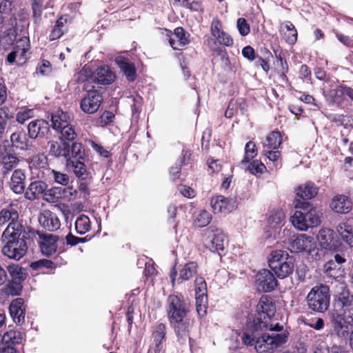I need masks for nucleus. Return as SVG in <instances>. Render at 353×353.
I'll return each instance as SVG.
<instances>
[{
	"mask_svg": "<svg viewBox=\"0 0 353 353\" xmlns=\"http://www.w3.org/2000/svg\"><path fill=\"white\" fill-rule=\"evenodd\" d=\"M283 326L279 323L275 324L261 322L260 319H254L247 324V327L241 337L246 345H254L257 353H273L276 349L285 344L288 339V333H264L266 330L281 331Z\"/></svg>",
	"mask_w": 353,
	"mask_h": 353,
	"instance_id": "nucleus-1",
	"label": "nucleus"
},
{
	"mask_svg": "<svg viewBox=\"0 0 353 353\" xmlns=\"http://www.w3.org/2000/svg\"><path fill=\"white\" fill-rule=\"evenodd\" d=\"M339 309L332 313L331 323L335 334L339 338H346L349 329L353 326V294L343 290L338 296Z\"/></svg>",
	"mask_w": 353,
	"mask_h": 353,
	"instance_id": "nucleus-2",
	"label": "nucleus"
},
{
	"mask_svg": "<svg viewBox=\"0 0 353 353\" xmlns=\"http://www.w3.org/2000/svg\"><path fill=\"white\" fill-rule=\"evenodd\" d=\"M168 316L174 326L179 339L185 340L188 337L190 323L186 319L189 311L188 305L177 295H170L168 298Z\"/></svg>",
	"mask_w": 353,
	"mask_h": 353,
	"instance_id": "nucleus-3",
	"label": "nucleus"
},
{
	"mask_svg": "<svg viewBox=\"0 0 353 353\" xmlns=\"http://www.w3.org/2000/svg\"><path fill=\"white\" fill-rule=\"evenodd\" d=\"M268 263L276 276L283 279L293 272L294 259L287 252L276 250L270 253Z\"/></svg>",
	"mask_w": 353,
	"mask_h": 353,
	"instance_id": "nucleus-4",
	"label": "nucleus"
},
{
	"mask_svg": "<svg viewBox=\"0 0 353 353\" xmlns=\"http://www.w3.org/2000/svg\"><path fill=\"white\" fill-rule=\"evenodd\" d=\"M306 299L310 310L316 312H324L330 305V289L325 285H316L310 291Z\"/></svg>",
	"mask_w": 353,
	"mask_h": 353,
	"instance_id": "nucleus-5",
	"label": "nucleus"
},
{
	"mask_svg": "<svg viewBox=\"0 0 353 353\" xmlns=\"http://www.w3.org/2000/svg\"><path fill=\"white\" fill-rule=\"evenodd\" d=\"M18 218V212L11 205L1 210L0 225H4L9 222L8 227L2 234L3 238L18 236L22 234L23 228L22 225L17 221Z\"/></svg>",
	"mask_w": 353,
	"mask_h": 353,
	"instance_id": "nucleus-6",
	"label": "nucleus"
},
{
	"mask_svg": "<svg viewBox=\"0 0 353 353\" xmlns=\"http://www.w3.org/2000/svg\"><path fill=\"white\" fill-rule=\"evenodd\" d=\"M20 236L21 235L3 238L1 236L2 241H6V245L2 248L3 255L10 259L19 260L26 254L28 245L24 239L25 236Z\"/></svg>",
	"mask_w": 353,
	"mask_h": 353,
	"instance_id": "nucleus-7",
	"label": "nucleus"
},
{
	"mask_svg": "<svg viewBox=\"0 0 353 353\" xmlns=\"http://www.w3.org/2000/svg\"><path fill=\"white\" fill-rule=\"evenodd\" d=\"M211 37L207 41L208 45L216 49L219 45L231 46L233 44V39L225 32L223 31L221 21L214 19L210 26Z\"/></svg>",
	"mask_w": 353,
	"mask_h": 353,
	"instance_id": "nucleus-8",
	"label": "nucleus"
},
{
	"mask_svg": "<svg viewBox=\"0 0 353 353\" xmlns=\"http://www.w3.org/2000/svg\"><path fill=\"white\" fill-rule=\"evenodd\" d=\"M205 245L212 252L223 251L228 243L227 239L223 232L218 228H208L205 230Z\"/></svg>",
	"mask_w": 353,
	"mask_h": 353,
	"instance_id": "nucleus-9",
	"label": "nucleus"
},
{
	"mask_svg": "<svg viewBox=\"0 0 353 353\" xmlns=\"http://www.w3.org/2000/svg\"><path fill=\"white\" fill-rule=\"evenodd\" d=\"M85 90L87 91V94L81 101V110L88 114H93L96 112L100 107L103 98L99 91L92 90V86L85 84Z\"/></svg>",
	"mask_w": 353,
	"mask_h": 353,
	"instance_id": "nucleus-10",
	"label": "nucleus"
},
{
	"mask_svg": "<svg viewBox=\"0 0 353 353\" xmlns=\"http://www.w3.org/2000/svg\"><path fill=\"white\" fill-rule=\"evenodd\" d=\"M30 49L29 39L24 37L17 42V46L7 56V61L10 64L16 63L18 65H22L27 61V52Z\"/></svg>",
	"mask_w": 353,
	"mask_h": 353,
	"instance_id": "nucleus-11",
	"label": "nucleus"
},
{
	"mask_svg": "<svg viewBox=\"0 0 353 353\" xmlns=\"http://www.w3.org/2000/svg\"><path fill=\"white\" fill-rule=\"evenodd\" d=\"M318 193V188L314 183L312 182H307L304 184L299 185L296 189V195L299 198L302 199H297L294 202V206L296 208L307 209L310 203L305 201L304 200L311 199L316 196Z\"/></svg>",
	"mask_w": 353,
	"mask_h": 353,
	"instance_id": "nucleus-12",
	"label": "nucleus"
},
{
	"mask_svg": "<svg viewBox=\"0 0 353 353\" xmlns=\"http://www.w3.org/2000/svg\"><path fill=\"white\" fill-rule=\"evenodd\" d=\"M255 285L257 290L269 292L275 289L278 282L270 270L263 269L256 274Z\"/></svg>",
	"mask_w": 353,
	"mask_h": 353,
	"instance_id": "nucleus-13",
	"label": "nucleus"
},
{
	"mask_svg": "<svg viewBox=\"0 0 353 353\" xmlns=\"http://www.w3.org/2000/svg\"><path fill=\"white\" fill-rule=\"evenodd\" d=\"M116 76L111 68L108 65L99 67L87 79V81H91L99 85H110L115 80Z\"/></svg>",
	"mask_w": 353,
	"mask_h": 353,
	"instance_id": "nucleus-14",
	"label": "nucleus"
},
{
	"mask_svg": "<svg viewBox=\"0 0 353 353\" xmlns=\"http://www.w3.org/2000/svg\"><path fill=\"white\" fill-rule=\"evenodd\" d=\"M258 316L254 319H260L261 322H268L272 323L271 319L275 313V305L271 298L268 296H263L259 303Z\"/></svg>",
	"mask_w": 353,
	"mask_h": 353,
	"instance_id": "nucleus-15",
	"label": "nucleus"
},
{
	"mask_svg": "<svg viewBox=\"0 0 353 353\" xmlns=\"http://www.w3.org/2000/svg\"><path fill=\"white\" fill-rule=\"evenodd\" d=\"M336 234L333 230L323 228L320 230L317 235V239L321 247L323 249L332 250L340 246V243L335 239Z\"/></svg>",
	"mask_w": 353,
	"mask_h": 353,
	"instance_id": "nucleus-16",
	"label": "nucleus"
},
{
	"mask_svg": "<svg viewBox=\"0 0 353 353\" xmlns=\"http://www.w3.org/2000/svg\"><path fill=\"white\" fill-rule=\"evenodd\" d=\"M293 239L290 243L291 250L296 252H310L314 248V238L305 234L294 236Z\"/></svg>",
	"mask_w": 353,
	"mask_h": 353,
	"instance_id": "nucleus-17",
	"label": "nucleus"
},
{
	"mask_svg": "<svg viewBox=\"0 0 353 353\" xmlns=\"http://www.w3.org/2000/svg\"><path fill=\"white\" fill-rule=\"evenodd\" d=\"M39 224L48 231H56L61 226L58 216L50 210H43L39 216Z\"/></svg>",
	"mask_w": 353,
	"mask_h": 353,
	"instance_id": "nucleus-18",
	"label": "nucleus"
},
{
	"mask_svg": "<svg viewBox=\"0 0 353 353\" xmlns=\"http://www.w3.org/2000/svg\"><path fill=\"white\" fill-rule=\"evenodd\" d=\"M58 236L52 234H39V244L42 253L50 256L57 251Z\"/></svg>",
	"mask_w": 353,
	"mask_h": 353,
	"instance_id": "nucleus-19",
	"label": "nucleus"
},
{
	"mask_svg": "<svg viewBox=\"0 0 353 353\" xmlns=\"http://www.w3.org/2000/svg\"><path fill=\"white\" fill-rule=\"evenodd\" d=\"M330 208L336 213L347 214L352 210V203L347 196L336 195L332 199Z\"/></svg>",
	"mask_w": 353,
	"mask_h": 353,
	"instance_id": "nucleus-20",
	"label": "nucleus"
},
{
	"mask_svg": "<svg viewBox=\"0 0 353 353\" xmlns=\"http://www.w3.org/2000/svg\"><path fill=\"white\" fill-rule=\"evenodd\" d=\"M10 314L14 321L17 324H22L25 321V306L23 300L17 298L13 300L9 307Z\"/></svg>",
	"mask_w": 353,
	"mask_h": 353,
	"instance_id": "nucleus-21",
	"label": "nucleus"
},
{
	"mask_svg": "<svg viewBox=\"0 0 353 353\" xmlns=\"http://www.w3.org/2000/svg\"><path fill=\"white\" fill-rule=\"evenodd\" d=\"M28 134L31 139L43 137L48 133L50 128L47 121L38 119L31 121L28 127Z\"/></svg>",
	"mask_w": 353,
	"mask_h": 353,
	"instance_id": "nucleus-22",
	"label": "nucleus"
},
{
	"mask_svg": "<svg viewBox=\"0 0 353 353\" xmlns=\"http://www.w3.org/2000/svg\"><path fill=\"white\" fill-rule=\"evenodd\" d=\"M189 42L188 36L186 35L183 28L181 27L175 28L174 34L169 38L170 46L176 50H182Z\"/></svg>",
	"mask_w": 353,
	"mask_h": 353,
	"instance_id": "nucleus-23",
	"label": "nucleus"
},
{
	"mask_svg": "<svg viewBox=\"0 0 353 353\" xmlns=\"http://www.w3.org/2000/svg\"><path fill=\"white\" fill-rule=\"evenodd\" d=\"M235 201L219 195L211 199L210 205L214 213H221L226 210H232L235 207Z\"/></svg>",
	"mask_w": 353,
	"mask_h": 353,
	"instance_id": "nucleus-24",
	"label": "nucleus"
},
{
	"mask_svg": "<svg viewBox=\"0 0 353 353\" xmlns=\"http://www.w3.org/2000/svg\"><path fill=\"white\" fill-rule=\"evenodd\" d=\"M345 259L339 254L334 256V259H330L324 265L325 273L330 277L338 276V273L341 270V265L345 262Z\"/></svg>",
	"mask_w": 353,
	"mask_h": 353,
	"instance_id": "nucleus-25",
	"label": "nucleus"
},
{
	"mask_svg": "<svg viewBox=\"0 0 353 353\" xmlns=\"http://www.w3.org/2000/svg\"><path fill=\"white\" fill-rule=\"evenodd\" d=\"M26 175L21 169L15 170L11 176L10 189L16 194H21L24 191Z\"/></svg>",
	"mask_w": 353,
	"mask_h": 353,
	"instance_id": "nucleus-26",
	"label": "nucleus"
},
{
	"mask_svg": "<svg viewBox=\"0 0 353 353\" xmlns=\"http://www.w3.org/2000/svg\"><path fill=\"white\" fill-rule=\"evenodd\" d=\"M165 325L163 323H159L155 327V330L153 332L154 342L155 344V353H164V346L163 341L165 338Z\"/></svg>",
	"mask_w": 353,
	"mask_h": 353,
	"instance_id": "nucleus-27",
	"label": "nucleus"
},
{
	"mask_svg": "<svg viewBox=\"0 0 353 353\" xmlns=\"http://www.w3.org/2000/svg\"><path fill=\"white\" fill-rule=\"evenodd\" d=\"M283 39L289 44H294L297 40V31L290 21L283 23L280 28Z\"/></svg>",
	"mask_w": 353,
	"mask_h": 353,
	"instance_id": "nucleus-28",
	"label": "nucleus"
},
{
	"mask_svg": "<svg viewBox=\"0 0 353 353\" xmlns=\"http://www.w3.org/2000/svg\"><path fill=\"white\" fill-rule=\"evenodd\" d=\"M47 189V184L41 181L32 182L26 191V197L29 200H34L39 195L44 194Z\"/></svg>",
	"mask_w": 353,
	"mask_h": 353,
	"instance_id": "nucleus-29",
	"label": "nucleus"
},
{
	"mask_svg": "<svg viewBox=\"0 0 353 353\" xmlns=\"http://www.w3.org/2000/svg\"><path fill=\"white\" fill-rule=\"evenodd\" d=\"M116 63L129 81H132L135 79V68L128 59L123 57H118L116 58Z\"/></svg>",
	"mask_w": 353,
	"mask_h": 353,
	"instance_id": "nucleus-30",
	"label": "nucleus"
},
{
	"mask_svg": "<svg viewBox=\"0 0 353 353\" xmlns=\"http://www.w3.org/2000/svg\"><path fill=\"white\" fill-rule=\"evenodd\" d=\"M345 85H340L335 88L328 91H323L327 100L338 105L342 104L345 100L344 94Z\"/></svg>",
	"mask_w": 353,
	"mask_h": 353,
	"instance_id": "nucleus-31",
	"label": "nucleus"
},
{
	"mask_svg": "<svg viewBox=\"0 0 353 353\" xmlns=\"http://www.w3.org/2000/svg\"><path fill=\"white\" fill-rule=\"evenodd\" d=\"M85 159L70 160L67 162L68 166H71L76 177L85 179L88 177L90 172L84 163Z\"/></svg>",
	"mask_w": 353,
	"mask_h": 353,
	"instance_id": "nucleus-32",
	"label": "nucleus"
},
{
	"mask_svg": "<svg viewBox=\"0 0 353 353\" xmlns=\"http://www.w3.org/2000/svg\"><path fill=\"white\" fill-rule=\"evenodd\" d=\"M336 232L341 239L350 247H353V229L347 223H340L336 228Z\"/></svg>",
	"mask_w": 353,
	"mask_h": 353,
	"instance_id": "nucleus-33",
	"label": "nucleus"
},
{
	"mask_svg": "<svg viewBox=\"0 0 353 353\" xmlns=\"http://www.w3.org/2000/svg\"><path fill=\"white\" fill-rule=\"evenodd\" d=\"M70 117L68 114L61 110H58L51 115L52 126L56 131H59L70 122Z\"/></svg>",
	"mask_w": 353,
	"mask_h": 353,
	"instance_id": "nucleus-34",
	"label": "nucleus"
},
{
	"mask_svg": "<svg viewBox=\"0 0 353 353\" xmlns=\"http://www.w3.org/2000/svg\"><path fill=\"white\" fill-rule=\"evenodd\" d=\"M19 162L18 157L11 153H3L0 154V164L2 166L3 174H6L15 168Z\"/></svg>",
	"mask_w": 353,
	"mask_h": 353,
	"instance_id": "nucleus-35",
	"label": "nucleus"
},
{
	"mask_svg": "<svg viewBox=\"0 0 353 353\" xmlns=\"http://www.w3.org/2000/svg\"><path fill=\"white\" fill-rule=\"evenodd\" d=\"M49 153L54 157H65L68 155V143L65 142H58L56 141H51L48 142Z\"/></svg>",
	"mask_w": 353,
	"mask_h": 353,
	"instance_id": "nucleus-36",
	"label": "nucleus"
},
{
	"mask_svg": "<svg viewBox=\"0 0 353 353\" xmlns=\"http://www.w3.org/2000/svg\"><path fill=\"white\" fill-rule=\"evenodd\" d=\"M68 155L65 157V159L67 162L70 160H76V159H85V149L82 143L79 142H74L70 147L68 145Z\"/></svg>",
	"mask_w": 353,
	"mask_h": 353,
	"instance_id": "nucleus-37",
	"label": "nucleus"
},
{
	"mask_svg": "<svg viewBox=\"0 0 353 353\" xmlns=\"http://www.w3.org/2000/svg\"><path fill=\"white\" fill-rule=\"evenodd\" d=\"M10 141L14 147L21 150L28 149V139L26 138V134L23 131H18L12 133L10 136Z\"/></svg>",
	"mask_w": 353,
	"mask_h": 353,
	"instance_id": "nucleus-38",
	"label": "nucleus"
},
{
	"mask_svg": "<svg viewBox=\"0 0 353 353\" xmlns=\"http://www.w3.org/2000/svg\"><path fill=\"white\" fill-rule=\"evenodd\" d=\"M3 343L6 344H20L23 341V334L17 330H10L4 333Z\"/></svg>",
	"mask_w": 353,
	"mask_h": 353,
	"instance_id": "nucleus-39",
	"label": "nucleus"
},
{
	"mask_svg": "<svg viewBox=\"0 0 353 353\" xmlns=\"http://www.w3.org/2000/svg\"><path fill=\"white\" fill-rule=\"evenodd\" d=\"M8 271L12 281H23L27 276L26 270L19 265L12 264L8 266Z\"/></svg>",
	"mask_w": 353,
	"mask_h": 353,
	"instance_id": "nucleus-40",
	"label": "nucleus"
},
{
	"mask_svg": "<svg viewBox=\"0 0 353 353\" xmlns=\"http://www.w3.org/2000/svg\"><path fill=\"white\" fill-rule=\"evenodd\" d=\"M196 270L197 265L196 263L190 262L186 263L180 270L178 281L182 282L183 281L188 280L196 273Z\"/></svg>",
	"mask_w": 353,
	"mask_h": 353,
	"instance_id": "nucleus-41",
	"label": "nucleus"
},
{
	"mask_svg": "<svg viewBox=\"0 0 353 353\" xmlns=\"http://www.w3.org/2000/svg\"><path fill=\"white\" fill-rule=\"evenodd\" d=\"M291 222L296 229L304 231L309 228L308 223L305 221L304 212L296 210L291 216Z\"/></svg>",
	"mask_w": 353,
	"mask_h": 353,
	"instance_id": "nucleus-42",
	"label": "nucleus"
},
{
	"mask_svg": "<svg viewBox=\"0 0 353 353\" xmlns=\"http://www.w3.org/2000/svg\"><path fill=\"white\" fill-rule=\"evenodd\" d=\"M75 229L78 234H84L90 229V221L88 216L81 214L75 221Z\"/></svg>",
	"mask_w": 353,
	"mask_h": 353,
	"instance_id": "nucleus-43",
	"label": "nucleus"
},
{
	"mask_svg": "<svg viewBox=\"0 0 353 353\" xmlns=\"http://www.w3.org/2000/svg\"><path fill=\"white\" fill-rule=\"evenodd\" d=\"M285 219V214L281 209L272 210L270 212L268 219V223L273 226H280Z\"/></svg>",
	"mask_w": 353,
	"mask_h": 353,
	"instance_id": "nucleus-44",
	"label": "nucleus"
},
{
	"mask_svg": "<svg viewBox=\"0 0 353 353\" xmlns=\"http://www.w3.org/2000/svg\"><path fill=\"white\" fill-rule=\"evenodd\" d=\"M62 188L53 187L49 190H46L43 194V199L49 203H56L59 200H62Z\"/></svg>",
	"mask_w": 353,
	"mask_h": 353,
	"instance_id": "nucleus-45",
	"label": "nucleus"
},
{
	"mask_svg": "<svg viewBox=\"0 0 353 353\" xmlns=\"http://www.w3.org/2000/svg\"><path fill=\"white\" fill-rule=\"evenodd\" d=\"M266 141L267 143H263V145H266V148L275 150L281 144L282 138L279 132H272L266 137Z\"/></svg>",
	"mask_w": 353,
	"mask_h": 353,
	"instance_id": "nucleus-46",
	"label": "nucleus"
},
{
	"mask_svg": "<svg viewBox=\"0 0 353 353\" xmlns=\"http://www.w3.org/2000/svg\"><path fill=\"white\" fill-rule=\"evenodd\" d=\"M58 132H60L59 138L61 140L73 141L77 137V133L74 128L70 122L61 128Z\"/></svg>",
	"mask_w": 353,
	"mask_h": 353,
	"instance_id": "nucleus-47",
	"label": "nucleus"
},
{
	"mask_svg": "<svg viewBox=\"0 0 353 353\" xmlns=\"http://www.w3.org/2000/svg\"><path fill=\"white\" fill-rule=\"evenodd\" d=\"M48 175L50 179L62 185H67L70 181V178L68 174L54 170H49Z\"/></svg>",
	"mask_w": 353,
	"mask_h": 353,
	"instance_id": "nucleus-48",
	"label": "nucleus"
},
{
	"mask_svg": "<svg viewBox=\"0 0 353 353\" xmlns=\"http://www.w3.org/2000/svg\"><path fill=\"white\" fill-rule=\"evenodd\" d=\"M212 219L210 214L205 210H201L195 214L194 223L199 227H204L209 224Z\"/></svg>",
	"mask_w": 353,
	"mask_h": 353,
	"instance_id": "nucleus-49",
	"label": "nucleus"
},
{
	"mask_svg": "<svg viewBox=\"0 0 353 353\" xmlns=\"http://www.w3.org/2000/svg\"><path fill=\"white\" fill-rule=\"evenodd\" d=\"M66 22V19H63V17L59 18L54 26V28L51 31V33L50 34L49 39L50 41L56 40L59 38H60L63 34V29L64 25Z\"/></svg>",
	"mask_w": 353,
	"mask_h": 353,
	"instance_id": "nucleus-50",
	"label": "nucleus"
},
{
	"mask_svg": "<svg viewBox=\"0 0 353 353\" xmlns=\"http://www.w3.org/2000/svg\"><path fill=\"white\" fill-rule=\"evenodd\" d=\"M257 154L255 143L252 141H249L246 143L245 147V157L241 161L242 165L246 164L250 160L254 158Z\"/></svg>",
	"mask_w": 353,
	"mask_h": 353,
	"instance_id": "nucleus-51",
	"label": "nucleus"
},
{
	"mask_svg": "<svg viewBox=\"0 0 353 353\" xmlns=\"http://www.w3.org/2000/svg\"><path fill=\"white\" fill-rule=\"evenodd\" d=\"M196 308L200 316H203L206 313L208 298L207 294L196 295Z\"/></svg>",
	"mask_w": 353,
	"mask_h": 353,
	"instance_id": "nucleus-52",
	"label": "nucleus"
},
{
	"mask_svg": "<svg viewBox=\"0 0 353 353\" xmlns=\"http://www.w3.org/2000/svg\"><path fill=\"white\" fill-rule=\"evenodd\" d=\"M304 216L308 223L309 228L316 226L321 222L320 216L314 208H311L306 213H304Z\"/></svg>",
	"mask_w": 353,
	"mask_h": 353,
	"instance_id": "nucleus-53",
	"label": "nucleus"
},
{
	"mask_svg": "<svg viewBox=\"0 0 353 353\" xmlns=\"http://www.w3.org/2000/svg\"><path fill=\"white\" fill-rule=\"evenodd\" d=\"M22 281H11L6 285L5 292L8 295L17 296L19 295L22 290Z\"/></svg>",
	"mask_w": 353,
	"mask_h": 353,
	"instance_id": "nucleus-54",
	"label": "nucleus"
},
{
	"mask_svg": "<svg viewBox=\"0 0 353 353\" xmlns=\"http://www.w3.org/2000/svg\"><path fill=\"white\" fill-rule=\"evenodd\" d=\"M62 200L70 201H74L78 198V191L74 189L72 186L62 188Z\"/></svg>",
	"mask_w": 353,
	"mask_h": 353,
	"instance_id": "nucleus-55",
	"label": "nucleus"
},
{
	"mask_svg": "<svg viewBox=\"0 0 353 353\" xmlns=\"http://www.w3.org/2000/svg\"><path fill=\"white\" fill-rule=\"evenodd\" d=\"M47 165V158L44 154H37L32 157L30 166L35 168H44Z\"/></svg>",
	"mask_w": 353,
	"mask_h": 353,
	"instance_id": "nucleus-56",
	"label": "nucleus"
},
{
	"mask_svg": "<svg viewBox=\"0 0 353 353\" xmlns=\"http://www.w3.org/2000/svg\"><path fill=\"white\" fill-rule=\"evenodd\" d=\"M265 168V165L258 160L253 161L248 167V171L252 174H261Z\"/></svg>",
	"mask_w": 353,
	"mask_h": 353,
	"instance_id": "nucleus-57",
	"label": "nucleus"
},
{
	"mask_svg": "<svg viewBox=\"0 0 353 353\" xmlns=\"http://www.w3.org/2000/svg\"><path fill=\"white\" fill-rule=\"evenodd\" d=\"M236 27L241 35L246 36L250 32V25L244 18H239L236 22Z\"/></svg>",
	"mask_w": 353,
	"mask_h": 353,
	"instance_id": "nucleus-58",
	"label": "nucleus"
},
{
	"mask_svg": "<svg viewBox=\"0 0 353 353\" xmlns=\"http://www.w3.org/2000/svg\"><path fill=\"white\" fill-rule=\"evenodd\" d=\"M195 294H207V285L205 280L202 277H198L195 280Z\"/></svg>",
	"mask_w": 353,
	"mask_h": 353,
	"instance_id": "nucleus-59",
	"label": "nucleus"
},
{
	"mask_svg": "<svg viewBox=\"0 0 353 353\" xmlns=\"http://www.w3.org/2000/svg\"><path fill=\"white\" fill-rule=\"evenodd\" d=\"M43 1V0H32L33 15L37 19H40L41 16Z\"/></svg>",
	"mask_w": 353,
	"mask_h": 353,
	"instance_id": "nucleus-60",
	"label": "nucleus"
},
{
	"mask_svg": "<svg viewBox=\"0 0 353 353\" xmlns=\"http://www.w3.org/2000/svg\"><path fill=\"white\" fill-rule=\"evenodd\" d=\"M33 116V111L30 109H25L17 113V121L20 123H23L27 119Z\"/></svg>",
	"mask_w": 353,
	"mask_h": 353,
	"instance_id": "nucleus-61",
	"label": "nucleus"
},
{
	"mask_svg": "<svg viewBox=\"0 0 353 353\" xmlns=\"http://www.w3.org/2000/svg\"><path fill=\"white\" fill-rule=\"evenodd\" d=\"M272 149L266 148V145H263V154L266 156L270 161L275 162L281 157V153L279 151H272Z\"/></svg>",
	"mask_w": 353,
	"mask_h": 353,
	"instance_id": "nucleus-62",
	"label": "nucleus"
},
{
	"mask_svg": "<svg viewBox=\"0 0 353 353\" xmlns=\"http://www.w3.org/2000/svg\"><path fill=\"white\" fill-rule=\"evenodd\" d=\"M8 119V116L6 110L5 108H0V138L5 131Z\"/></svg>",
	"mask_w": 353,
	"mask_h": 353,
	"instance_id": "nucleus-63",
	"label": "nucleus"
},
{
	"mask_svg": "<svg viewBox=\"0 0 353 353\" xmlns=\"http://www.w3.org/2000/svg\"><path fill=\"white\" fill-rule=\"evenodd\" d=\"M54 266V263L49 260L43 259V260H39L35 262L32 263L31 267L33 269H37L40 267H46L48 268H52Z\"/></svg>",
	"mask_w": 353,
	"mask_h": 353,
	"instance_id": "nucleus-64",
	"label": "nucleus"
}]
</instances>
